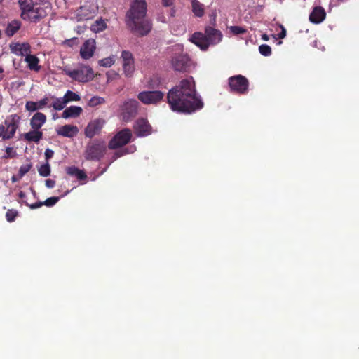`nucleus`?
Segmentation results:
<instances>
[{
    "instance_id": "obj_39",
    "label": "nucleus",
    "mask_w": 359,
    "mask_h": 359,
    "mask_svg": "<svg viewBox=\"0 0 359 359\" xmlns=\"http://www.w3.org/2000/svg\"><path fill=\"white\" fill-rule=\"evenodd\" d=\"M114 62H115V60H114V57H108L101 60L99 62V63L101 66L105 67H111L112 65L114 64Z\"/></svg>"
},
{
    "instance_id": "obj_13",
    "label": "nucleus",
    "mask_w": 359,
    "mask_h": 359,
    "mask_svg": "<svg viewBox=\"0 0 359 359\" xmlns=\"http://www.w3.org/2000/svg\"><path fill=\"white\" fill-rule=\"evenodd\" d=\"M123 69L126 76H131L135 70V60L133 54L128 50L121 53Z\"/></svg>"
},
{
    "instance_id": "obj_8",
    "label": "nucleus",
    "mask_w": 359,
    "mask_h": 359,
    "mask_svg": "<svg viewBox=\"0 0 359 359\" xmlns=\"http://www.w3.org/2000/svg\"><path fill=\"white\" fill-rule=\"evenodd\" d=\"M63 72L79 82H88L93 78V71L92 68L88 66H84L79 69L71 70L67 67L62 69Z\"/></svg>"
},
{
    "instance_id": "obj_48",
    "label": "nucleus",
    "mask_w": 359,
    "mask_h": 359,
    "mask_svg": "<svg viewBox=\"0 0 359 359\" xmlns=\"http://www.w3.org/2000/svg\"><path fill=\"white\" fill-rule=\"evenodd\" d=\"M18 196L20 198L23 199L26 197V194L21 191H20Z\"/></svg>"
},
{
    "instance_id": "obj_36",
    "label": "nucleus",
    "mask_w": 359,
    "mask_h": 359,
    "mask_svg": "<svg viewBox=\"0 0 359 359\" xmlns=\"http://www.w3.org/2000/svg\"><path fill=\"white\" fill-rule=\"evenodd\" d=\"M18 215V212L16 210L10 209L6 213V218L8 222H12L15 221Z\"/></svg>"
},
{
    "instance_id": "obj_16",
    "label": "nucleus",
    "mask_w": 359,
    "mask_h": 359,
    "mask_svg": "<svg viewBox=\"0 0 359 359\" xmlns=\"http://www.w3.org/2000/svg\"><path fill=\"white\" fill-rule=\"evenodd\" d=\"M95 50V41L93 39L86 40L82 45L80 50V55L82 58L88 60L90 58Z\"/></svg>"
},
{
    "instance_id": "obj_28",
    "label": "nucleus",
    "mask_w": 359,
    "mask_h": 359,
    "mask_svg": "<svg viewBox=\"0 0 359 359\" xmlns=\"http://www.w3.org/2000/svg\"><path fill=\"white\" fill-rule=\"evenodd\" d=\"M22 23L20 20H13L8 24L5 29V34L9 37L13 36L20 29Z\"/></svg>"
},
{
    "instance_id": "obj_22",
    "label": "nucleus",
    "mask_w": 359,
    "mask_h": 359,
    "mask_svg": "<svg viewBox=\"0 0 359 359\" xmlns=\"http://www.w3.org/2000/svg\"><path fill=\"white\" fill-rule=\"evenodd\" d=\"M59 199H60V198L57 196H53V197H50V198H47L46 200H45L43 202L39 201V202H36L32 204H29L26 201H23V203L27 206H29L31 209L34 210V209L39 208L43 205H46L47 207H52V206L55 205L57 203V202H58Z\"/></svg>"
},
{
    "instance_id": "obj_18",
    "label": "nucleus",
    "mask_w": 359,
    "mask_h": 359,
    "mask_svg": "<svg viewBox=\"0 0 359 359\" xmlns=\"http://www.w3.org/2000/svg\"><path fill=\"white\" fill-rule=\"evenodd\" d=\"M30 45L28 43H15L10 44L11 52L19 56L27 55L30 53Z\"/></svg>"
},
{
    "instance_id": "obj_11",
    "label": "nucleus",
    "mask_w": 359,
    "mask_h": 359,
    "mask_svg": "<svg viewBox=\"0 0 359 359\" xmlns=\"http://www.w3.org/2000/svg\"><path fill=\"white\" fill-rule=\"evenodd\" d=\"M105 123L106 121L100 118L90 121L85 128V136L93 138L94 136L100 135Z\"/></svg>"
},
{
    "instance_id": "obj_42",
    "label": "nucleus",
    "mask_w": 359,
    "mask_h": 359,
    "mask_svg": "<svg viewBox=\"0 0 359 359\" xmlns=\"http://www.w3.org/2000/svg\"><path fill=\"white\" fill-rule=\"evenodd\" d=\"M6 152L7 156L5 158H13L15 156L16 152L13 151V147H6Z\"/></svg>"
},
{
    "instance_id": "obj_14",
    "label": "nucleus",
    "mask_w": 359,
    "mask_h": 359,
    "mask_svg": "<svg viewBox=\"0 0 359 359\" xmlns=\"http://www.w3.org/2000/svg\"><path fill=\"white\" fill-rule=\"evenodd\" d=\"M135 134L139 137L147 136L151 133V127L145 118H139L134 126Z\"/></svg>"
},
{
    "instance_id": "obj_53",
    "label": "nucleus",
    "mask_w": 359,
    "mask_h": 359,
    "mask_svg": "<svg viewBox=\"0 0 359 359\" xmlns=\"http://www.w3.org/2000/svg\"><path fill=\"white\" fill-rule=\"evenodd\" d=\"M32 193H33L34 194H36V193H35V191H34L33 189H32Z\"/></svg>"
},
{
    "instance_id": "obj_38",
    "label": "nucleus",
    "mask_w": 359,
    "mask_h": 359,
    "mask_svg": "<svg viewBox=\"0 0 359 359\" xmlns=\"http://www.w3.org/2000/svg\"><path fill=\"white\" fill-rule=\"evenodd\" d=\"M32 163H27L25 165H22L18 172L19 178H22L25 175H26L32 168Z\"/></svg>"
},
{
    "instance_id": "obj_43",
    "label": "nucleus",
    "mask_w": 359,
    "mask_h": 359,
    "mask_svg": "<svg viewBox=\"0 0 359 359\" xmlns=\"http://www.w3.org/2000/svg\"><path fill=\"white\" fill-rule=\"evenodd\" d=\"M44 155L46 162H48L49 159H50L53 156L54 151L52 149H46Z\"/></svg>"
},
{
    "instance_id": "obj_41",
    "label": "nucleus",
    "mask_w": 359,
    "mask_h": 359,
    "mask_svg": "<svg viewBox=\"0 0 359 359\" xmlns=\"http://www.w3.org/2000/svg\"><path fill=\"white\" fill-rule=\"evenodd\" d=\"M161 81L158 77H154L150 79V81L148 83V86L150 88H157Z\"/></svg>"
},
{
    "instance_id": "obj_50",
    "label": "nucleus",
    "mask_w": 359,
    "mask_h": 359,
    "mask_svg": "<svg viewBox=\"0 0 359 359\" xmlns=\"http://www.w3.org/2000/svg\"><path fill=\"white\" fill-rule=\"evenodd\" d=\"M175 10L174 8H172L170 15L173 17V16H175Z\"/></svg>"
},
{
    "instance_id": "obj_54",
    "label": "nucleus",
    "mask_w": 359,
    "mask_h": 359,
    "mask_svg": "<svg viewBox=\"0 0 359 359\" xmlns=\"http://www.w3.org/2000/svg\"><path fill=\"white\" fill-rule=\"evenodd\" d=\"M215 15H214V18H213V22H215Z\"/></svg>"
},
{
    "instance_id": "obj_2",
    "label": "nucleus",
    "mask_w": 359,
    "mask_h": 359,
    "mask_svg": "<svg viewBox=\"0 0 359 359\" xmlns=\"http://www.w3.org/2000/svg\"><path fill=\"white\" fill-rule=\"evenodd\" d=\"M147 4L145 0H133L128 16L133 22V30L140 36H145L151 29L150 21L145 18Z\"/></svg>"
},
{
    "instance_id": "obj_5",
    "label": "nucleus",
    "mask_w": 359,
    "mask_h": 359,
    "mask_svg": "<svg viewBox=\"0 0 359 359\" xmlns=\"http://www.w3.org/2000/svg\"><path fill=\"white\" fill-rule=\"evenodd\" d=\"M20 116L17 114H11L0 124V137L3 140H8L12 139L17 129L19 127Z\"/></svg>"
},
{
    "instance_id": "obj_3",
    "label": "nucleus",
    "mask_w": 359,
    "mask_h": 359,
    "mask_svg": "<svg viewBox=\"0 0 359 359\" xmlns=\"http://www.w3.org/2000/svg\"><path fill=\"white\" fill-rule=\"evenodd\" d=\"M20 18L26 21L36 23L46 16L45 10L41 7L35 8L33 0H18Z\"/></svg>"
},
{
    "instance_id": "obj_33",
    "label": "nucleus",
    "mask_w": 359,
    "mask_h": 359,
    "mask_svg": "<svg viewBox=\"0 0 359 359\" xmlns=\"http://www.w3.org/2000/svg\"><path fill=\"white\" fill-rule=\"evenodd\" d=\"M39 173L41 176L48 177L50 175V165L48 162L41 165L38 169Z\"/></svg>"
},
{
    "instance_id": "obj_7",
    "label": "nucleus",
    "mask_w": 359,
    "mask_h": 359,
    "mask_svg": "<svg viewBox=\"0 0 359 359\" xmlns=\"http://www.w3.org/2000/svg\"><path fill=\"white\" fill-rule=\"evenodd\" d=\"M132 137V131L129 128H123L110 140L108 147L113 150L121 148L130 142Z\"/></svg>"
},
{
    "instance_id": "obj_17",
    "label": "nucleus",
    "mask_w": 359,
    "mask_h": 359,
    "mask_svg": "<svg viewBox=\"0 0 359 359\" xmlns=\"http://www.w3.org/2000/svg\"><path fill=\"white\" fill-rule=\"evenodd\" d=\"M190 41L199 47L202 50H206L210 46V43H208L205 34L201 32H197L194 33Z\"/></svg>"
},
{
    "instance_id": "obj_37",
    "label": "nucleus",
    "mask_w": 359,
    "mask_h": 359,
    "mask_svg": "<svg viewBox=\"0 0 359 359\" xmlns=\"http://www.w3.org/2000/svg\"><path fill=\"white\" fill-rule=\"evenodd\" d=\"M259 53L264 56H269L271 54V48L266 44H262L259 46Z\"/></svg>"
},
{
    "instance_id": "obj_26",
    "label": "nucleus",
    "mask_w": 359,
    "mask_h": 359,
    "mask_svg": "<svg viewBox=\"0 0 359 359\" xmlns=\"http://www.w3.org/2000/svg\"><path fill=\"white\" fill-rule=\"evenodd\" d=\"M82 111L83 109L81 107L77 106H71L64 110L62 114V117L63 118H76L80 116Z\"/></svg>"
},
{
    "instance_id": "obj_30",
    "label": "nucleus",
    "mask_w": 359,
    "mask_h": 359,
    "mask_svg": "<svg viewBox=\"0 0 359 359\" xmlns=\"http://www.w3.org/2000/svg\"><path fill=\"white\" fill-rule=\"evenodd\" d=\"M66 104H67V102H66L64 97H62L56 98L55 100L53 102L52 107H53V109L55 110L60 111V110L63 109L65 107Z\"/></svg>"
},
{
    "instance_id": "obj_12",
    "label": "nucleus",
    "mask_w": 359,
    "mask_h": 359,
    "mask_svg": "<svg viewBox=\"0 0 359 359\" xmlns=\"http://www.w3.org/2000/svg\"><path fill=\"white\" fill-rule=\"evenodd\" d=\"M172 66L175 71L187 72L191 66V60L187 54L175 55L172 59Z\"/></svg>"
},
{
    "instance_id": "obj_6",
    "label": "nucleus",
    "mask_w": 359,
    "mask_h": 359,
    "mask_svg": "<svg viewBox=\"0 0 359 359\" xmlns=\"http://www.w3.org/2000/svg\"><path fill=\"white\" fill-rule=\"evenodd\" d=\"M228 85L231 93L244 95L248 92L249 81L243 75L238 74L229 77Z\"/></svg>"
},
{
    "instance_id": "obj_1",
    "label": "nucleus",
    "mask_w": 359,
    "mask_h": 359,
    "mask_svg": "<svg viewBox=\"0 0 359 359\" xmlns=\"http://www.w3.org/2000/svg\"><path fill=\"white\" fill-rule=\"evenodd\" d=\"M167 102L173 111L191 114L203 107V102L196 93L192 76L182 79L180 83L169 90Z\"/></svg>"
},
{
    "instance_id": "obj_4",
    "label": "nucleus",
    "mask_w": 359,
    "mask_h": 359,
    "mask_svg": "<svg viewBox=\"0 0 359 359\" xmlns=\"http://www.w3.org/2000/svg\"><path fill=\"white\" fill-rule=\"evenodd\" d=\"M106 142L102 139L96 138L90 141L86 147L84 157L86 161H99L107 151Z\"/></svg>"
},
{
    "instance_id": "obj_27",
    "label": "nucleus",
    "mask_w": 359,
    "mask_h": 359,
    "mask_svg": "<svg viewBox=\"0 0 359 359\" xmlns=\"http://www.w3.org/2000/svg\"><path fill=\"white\" fill-rule=\"evenodd\" d=\"M25 61L27 63V67L30 70L35 72L40 70L39 59L36 55L28 54L26 55Z\"/></svg>"
},
{
    "instance_id": "obj_20",
    "label": "nucleus",
    "mask_w": 359,
    "mask_h": 359,
    "mask_svg": "<svg viewBox=\"0 0 359 359\" xmlns=\"http://www.w3.org/2000/svg\"><path fill=\"white\" fill-rule=\"evenodd\" d=\"M78 133L79 129L77 126L72 125H65L57 130L58 135L69 138L76 136Z\"/></svg>"
},
{
    "instance_id": "obj_46",
    "label": "nucleus",
    "mask_w": 359,
    "mask_h": 359,
    "mask_svg": "<svg viewBox=\"0 0 359 359\" xmlns=\"http://www.w3.org/2000/svg\"><path fill=\"white\" fill-rule=\"evenodd\" d=\"M280 39H283L286 36V30L284 27H282L281 32L278 34Z\"/></svg>"
},
{
    "instance_id": "obj_19",
    "label": "nucleus",
    "mask_w": 359,
    "mask_h": 359,
    "mask_svg": "<svg viewBox=\"0 0 359 359\" xmlns=\"http://www.w3.org/2000/svg\"><path fill=\"white\" fill-rule=\"evenodd\" d=\"M326 17L325 9L321 6H316L309 15V20L315 24L322 22Z\"/></svg>"
},
{
    "instance_id": "obj_32",
    "label": "nucleus",
    "mask_w": 359,
    "mask_h": 359,
    "mask_svg": "<svg viewBox=\"0 0 359 359\" xmlns=\"http://www.w3.org/2000/svg\"><path fill=\"white\" fill-rule=\"evenodd\" d=\"M63 97L67 103L71 101H79L81 99L78 94L71 90H67Z\"/></svg>"
},
{
    "instance_id": "obj_10",
    "label": "nucleus",
    "mask_w": 359,
    "mask_h": 359,
    "mask_svg": "<svg viewBox=\"0 0 359 359\" xmlns=\"http://www.w3.org/2000/svg\"><path fill=\"white\" fill-rule=\"evenodd\" d=\"M139 102L135 100H130L121 106V116L125 121H129L138 112Z\"/></svg>"
},
{
    "instance_id": "obj_35",
    "label": "nucleus",
    "mask_w": 359,
    "mask_h": 359,
    "mask_svg": "<svg viewBox=\"0 0 359 359\" xmlns=\"http://www.w3.org/2000/svg\"><path fill=\"white\" fill-rule=\"evenodd\" d=\"M105 100L103 97L94 96L88 101V105L91 107H96L104 103Z\"/></svg>"
},
{
    "instance_id": "obj_40",
    "label": "nucleus",
    "mask_w": 359,
    "mask_h": 359,
    "mask_svg": "<svg viewBox=\"0 0 359 359\" xmlns=\"http://www.w3.org/2000/svg\"><path fill=\"white\" fill-rule=\"evenodd\" d=\"M231 32L236 35L238 34H243L246 33L247 30L239 26H231L230 27Z\"/></svg>"
},
{
    "instance_id": "obj_24",
    "label": "nucleus",
    "mask_w": 359,
    "mask_h": 359,
    "mask_svg": "<svg viewBox=\"0 0 359 359\" xmlns=\"http://www.w3.org/2000/svg\"><path fill=\"white\" fill-rule=\"evenodd\" d=\"M22 136L27 142L38 143L43 137V133L41 130L32 129V130L22 134Z\"/></svg>"
},
{
    "instance_id": "obj_21",
    "label": "nucleus",
    "mask_w": 359,
    "mask_h": 359,
    "mask_svg": "<svg viewBox=\"0 0 359 359\" xmlns=\"http://www.w3.org/2000/svg\"><path fill=\"white\" fill-rule=\"evenodd\" d=\"M46 122V116L41 112H36L30 119V126L32 129L40 130L43 125Z\"/></svg>"
},
{
    "instance_id": "obj_49",
    "label": "nucleus",
    "mask_w": 359,
    "mask_h": 359,
    "mask_svg": "<svg viewBox=\"0 0 359 359\" xmlns=\"http://www.w3.org/2000/svg\"><path fill=\"white\" fill-rule=\"evenodd\" d=\"M262 38L264 41H268L269 40V36L266 34H263Z\"/></svg>"
},
{
    "instance_id": "obj_52",
    "label": "nucleus",
    "mask_w": 359,
    "mask_h": 359,
    "mask_svg": "<svg viewBox=\"0 0 359 359\" xmlns=\"http://www.w3.org/2000/svg\"><path fill=\"white\" fill-rule=\"evenodd\" d=\"M66 43H67L68 45H70L69 43H70V40H67L65 41Z\"/></svg>"
},
{
    "instance_id": "obj_9",
    "label": "nucleus",
    "mask_w": 359,
    "mask_h": 359,
    "mask_svg": "<svg viewBox=\"0 0 359 359\" xmlns=\"http://www.w3.org/2000/svg\"><path fill=\"white\" fill-rule=\"evenodd\" d=\"M164 93L160 90L142 91L137 95V98L144 104H157L163 100Z\"/></svg>"
},
{
    "instance_id": "obj_25",
    "label": "nucleus",
    "mask_w": 359,
    "mask_h": 359,
    "mask_svg": "<svg viewBox=\"0 0 359 359\" xmlns=\"http://www.w3.org/2000/svg\"><path fill=\"white\" fill-rule=\"evenodd\" d=\"M66 172L72 177H75L79 181H83L87 179V175L85 172L74 165L67 167Z\"/></svg>"
},
{
    "instance_id": "obj_31",
    "label": "nucleus",
    "mask_w": 359,
    "mask_h": 359,
    "mask_svg": "<svg viewBox=\"0 0 359 359\" xmlns=\"http://www.w3.org/2000/svg\"><path fill=\"white\" fill-rule=\"evenodd\" d=\"M106 23L104 20H97L91 27L92 31L95 33L103 31L106 28Z\"/></svg>"
},
{
    "instance_id": "obj_44",
    "label": "nucleus",
    "mask_w": 359,
    "mask_h": 359,
    "mask_svg": "<svg viewBox=\"0 0 359 359\" xmlns=\"http://www.w3.org/2000/svg\"><path fill=\"white\" fill-rule=\"evenodd\" d=\"M162 4L165 7H172L175 4V0H161Z\"/></svg>"
},
{
    "instance_id": "obj_45",
    "label": "nucleus",
    "mask_w": 359,
    "mask_h": 359,
    "mask_svg": "<svg viewBox=\"0 0 359 359\" xmlns=\"http://www.w3.org/2000/svg\"><path fill=\"white\" fill-rule=\"evenodd\" d=\"M55 185V182L53 180H50V179H48L46 180V186L48 187V188H53Z\"/></svg>"
},
{
    "instance_id": "obj_47",
    "label": "nucleus",
    "mask_w": 359,
    "mask_h": 359,
    "mask_svg": "<svg viewBox=\"0 0 359 359\" xmlns=\"http://www.w3.org/2000/svg\"><path fill=\"white\" fill-rule=\"evenodd\" d=\"M21 178H19V175H18L17 176L15 175H13L12 177H11V181L13 182H18L19 180H20Z\"/></svg>"
},
{
    "instance_id": "obj_15",
    "label": "nucleus",
    "mask_w": 359,
    "mask_h": 359,
    "mask_svg": "<svg viewBox=\"0 0 359 359\" xmlns=\"http://www.w3.org/2000/svg\"><path fill=\"white\" fill-rule=\"evenodd\" d=\"M205 35L210 45L219 43L223 36L221 31L210 26H207L205 28Z\"/></svg>"
},
{
    "instance_id": "obj_34",
    "label": "nucleus",
    "mask_w": 359,
    "mask_h": 359,
    "mask_svg": "<svg viewBox=\"0 0 359 359\" xmlns=\"http://www.w3.org/2000/svg\"><path fill=\"white\" fill-rule=\"evenodd\" d=\"M128 153H129V151H128V149H127V148H124V149H121L116 151L113 154V155L111 158V161L109 165H111L116 159H118V158H120L126 154H128Z\"/></svg>"
},
{
    "instance_id": "obj_29",
    "label": "nucleus",
    "mask_w": 359,
    "mask_h": 359,
    "mask_svg": "<svg viewBox=\"0 0 359 359\" xmlns=\"http://www.w3.org/2000/svg\"><path fill=\"white\" fill-rule=\"evenodd\" d=\"M192 12L194 15L198 18H201L204 15V6L200 3L198 0H191Z\"/></svg>"
},
{
    "instance_id": "obj_55",
    "label": "nucleus",
    "mask_w": 359,
    "mask_h": 359,
    "mask_svg": "<svg viewBox=\"0 0 359 359\" xmlns=\"http://www.w3.org/2000/svg\"><path fill=\"white\" fill-rule=\"evenodd\" d=\"M1 36H2V33H1V31L0 30V39L1 38Z\"/></svg>"
},
{
    "instance_id": "obj_23",
    "label": "nucleus",
    "mask_w": 359,
    "mask_h": 359,
    "mask_svg": "<svg viewBox=\"0 0 359 359\" xmlns=\"http://www.w3.org/2000/svg\"><path fill=\"white\" fill-rule=\"evenodd\" d=\"M49 102L47 97H43L38 102L33 101H27L25 104V109L29 111H35L38 109H43Z\"/></svg>"
},
{
    "instance_id": "obj_51",
    "label": "nucleus",
    "mask_w": 359,
    "mask_h": 359,
    "mask_svg": "<svg viewBox=\"0 0 359 359\" xmlns=\"http://www.w3.org/2000/svg\"><path fill=\"white\" fill-rule=\"evenodd\" d=\"M4 72V69L2 67H0V74L3 73Z\"/></svg>"
}]
</instances>
